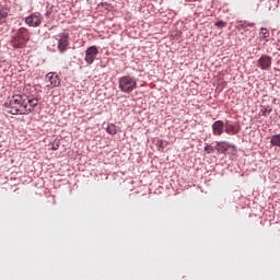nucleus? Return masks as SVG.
<instances>
[{
    "instance_id": "1",
    "label": "nucleus",
    "mask_w": 280,
    "mask_h": 280,
    "mask_svg": "<svg viewBox=\"0 0 280 280\" xmlns=\"http://www.w3.org/2000/svg\"><path fill=\"white\" fill-rule=\"evenodd\" d=\"M25 96L23 95H14L9 101V113L11 115H25V103H24Z\"/></svg>"
},
{
    "instance_id": "2",
    "label": "nucleus",
    "mask_w": 280,
    "mask_h": 280,
    "mask_svg": "<svg viewBox=\"0 0 280 280\" xmlns=\"http://www.w3.org/2000/svg\"><path fill=\"white\" fill-rule=\"evenodd\" d=\"M118 89L122 93H132L137 90V79L130 75H124L118 80Z\"/></svg>"
},
{
    "instance_id": "3",
    "label": "nucleus",
    "mask_w": 280,
    "mask_h": 280,
    "mask_svg": "<svg viewBox=\"0 0 280 280\" xmlns=\"http://www.w3.org/2000/svg\"><path fill=\"white\" fill-rule=\"evenodd\" d=\"M38 106V98L32 96H24V115L34 113V109Z\"/></svg>"
},
{
    "instance_id": "4",
    "label": "nucleus",
    "mask_w": 280,
    "mask_h": 280,
    "mask_svg": "<svg viewBox=\"0 0 280 280\" xmlns=\"http://www.w3.org/2000/svg\"><path fill=\"white\" fill-rule=\"evenodd\" d=\"M25 23L28 27H40L43 24V15L38 12L32 13L25 19Z\"/></svg>"
},
{
    "instance_id": "5",
    "label": "nucleus",
    "mask_w": 280,
    "mask_h": 280,
    "mask_svg": "<svg viewBox=\"0 0 280 280\" xmlns=\"http://www.w3.org/2000/svg\"><path fill=\"white\" fill-rule=\"evenodd\" d=\"M69 33H60L57 35L56 40H58V49L61 54L67 51V48L69 47Z\"/></svg>"
},
{
    "instance_id": "6",
    "label": "nucleus",
    "mask_w": 280,
    "mask_h": 280,
    "mask_svg": "<svg viewBox=\"0 0 280 280\" xmlns=\"http://www.w3.org/2000/svg\"><path fill=\"white\" fill-rule=\"evenodd\" d=\"M100 54V49L97 48V46H90L86 50H85V62L88 65H93V62H95V58H97Z\"/></svg>"
},
{
    "instance_id": "7",
    "label": "nucleus",
    "mask_w": 280,
    "mask_h": 280,
    "mask_svg": "<svg viewBox=\"0 0 280 280\" xmlns=\"http://www.w3.org/2000/svg\"><path fill=\"white\" fill-rule=\"evenodd\" d=\"M257 62L258 67L262 69V71H268V69L272 67V57L268 55H262Z\"/></svg>"
},
{
    "instance_id": "8",
    "label": "nucleus",
    "mask_w": 280,
    "mask_h": 280,
    "mask_svg": "<svg viewBox=\"0 0 280 280\" xmlns=\"http://www.w3.org/2000/svg\"><path fill=\"white\" fill-rule=\"evenodd\" d=\"M212 132L214 137H221L224 133V121L217 120L212 124Z\"/></svg>"
},
{
    "instance_id": "9",
    "label": "nucleus",
    "mask_w": 280,
    "mask_h": 280,
    "mask_svg": "<svg viewBox=\"0 0 280 280\" xmlns=\"http://www.w3.org/2000/svg\"><path fill=\"white\" fill-rule=\"evenodd\" d=\"M229 148H233V145L226 141L217 142L214 150L219 152V154H224Z\"/></svg>"
},
{
    "instance_id": "10",
    "label": "nucleus",
    "mask_w": 280,
    "mask_h": 280,
    "mask_svg": "<svg viewBox=\"0 0 280 280\" xmlns=\"http://www.w3.org/2000/svg\"><path fill=\"white\" fill-rule=\"evenodd\" d=\"M11 45H12V47H14V49H21V48L25 47V45H27V43L25 40H23L19 35H15L11 39Z\"/></svg>"
},
{
    "instance_id": "11",
    "label": "nucleus",
    "mask_w": 280,
    "mask_h": 280,
    "mask_svg": "<svg viewBox=\"0 0 280 280\" xmlns=\"http://www.w3.org/2000/svg\"><path fill=\"white\" fill-rule=\"evenodd\" d=\"M8 16H10V10L4 7H0V25L8 23Z\"/></svg>"
},
{
    "instance_id": "12",
    "label": "nucleus",
    "mask_w": 280,
    "mask_h": 280,
    "mask_svg": "<svg viewBox=\"0 0 280 280\" xmlns=\"http://www.w3.org/2000/svg\"><path fill=\"white\" fill-rule=\"evenodd\" d=\"M16 36L27 43L30 40V31H27V28L25 27H21L19 28Z\"/></svg>"
},
{
    "instance_id": "13",
    "label": "nucleus",
    "mask_w": 280,
    "mask_h": 280,
    "mask_svg": "<svg viewBox=\"0 0 280 280\" xmlns=\"http://www.w3.org/2000/svg\"><path fill=\"white\" fill-rule=\"evenodd\" d=\"M47 78L49 79L50 86L52 89H56V86H58L60 84V79L58 78V75H56L54 73H48Z\"/></svg>"
},
{
    "instance_id": "14",
    "label": "nucleus",
    "mask_w": 280,
    "mask_h": 280,
    "mask_svg": "<svg viewBox=\"0 0 280 280\" xmlns=\"http://www.w3.org/2000/svg\"><path fill=\"white\" fill-rule=\"evenodd\" d=\"M259 38L268 43V38H270V31H268V28L261 27L259 32Z\"/></svg>"
},
{
    "instance_id": "15",
    "label": "nucleus",
    "mask_w": 280,
    "mask_h": 280,
    "mask_svg": "<svg viewBox=\"0 0 280 280\" xmlns=\"http://www.w3.org/2000/svg\"><path fill=\"white\" fill-rule=\"evenodd\" d=\"M226 135H235V125L230 124L229 121L224 125Z\"/></svg>"
},
{
    "instance_id": "16",
    "label": "nucleus",
    "mask_w": 280,
    "mask_h": 280,
    "mask_svg": "<svg viewBox=\"0 0 280 280\" xmlns=\"http://www.w3.org/2000/svg\"><path fill=\"white\" fill-rule=\"evenodd\" d=\"M255 24H253V23H248V22H246V21H240V22H237V27L240 28V30H246V27H253Z\"/></svg>"
},
{
    "instance_id": "17",
    "label": "nucleus",
    "mask_w": 280,
    "mask_h": 280,
    "mask_svg": "<svg viewBox=\"0 0 280 280\" xmlns=\"http://www.w3.org/2000/svg\"><path fill=\"white\" fill-rule=\"evenodd\" d=\"M270 143L271 145H276L277 148H280V133L272 136Z\"/></svg>"
},
{
    "instance_id": "18",
    "label": "nucleus",
    "mask_w": 280,
    "mask_h": 280,
    "mask_svg": "<svg viewBox=\"0 0 280 280\" xmlns=\"http://www.w3.org/2000/svg\"><path fill=\"white\" fill-rule=\"evenodd\" d=\"M106 130L108 135H117V126L113 124L108 125Z\"/></svg>"
},
{
    "instance_id": "19",
    "label": "nucleus",
    "mask_w": 280,
    "mask_h": 280,
    "mask_svg": "<svg viewBox=\"0 0 280 280\" xmlns=\"http://www.w3.org/2000/svg\"><path fill=\"white\" fill-rule=\"evenodd\" d=\"M205 152H207V154H213L214 149H213V147H211V144H207L205 147Z\"/></svg>"
},
{
    "instance_id": "20",
    "label": "nucleus",
    "mask_w": 280,
    "mask_h": 280,
    "mask_svg": "<svg viewBox=\"0 0 280 280\" xmlns=\"http://www.w3.org/2000/svg\"><path fill=\"white\" fill-rule=\"evenodd\" d=\"M215 27H225L226 23H224L223 21H219V22H215Z\"/></svg>"
},
{
    "instance_id": "21",
    "label": "nucleus",
    "mask_w": 280,
    "mask_h": 280,
    "mask_svg": "<svg viewBox=\"0 0 280 280\" xmlns=\"http://www.w3.org/2000/svg\"><path fill=\"white\" fill-rule=\"evenodd\" d=\"M261 113L266 117L267 115H270V113H272V109L268 110V108H264V109H261Z\"/></svg>"
},
{
    "instance_id": "22",
    "label": "nucleus",
    "mask_w": 280,
    "mask_h": 280,
    "mask_svg": "<svg viewBox=\"0 0 280 280\" xmlns=\"http://www.w3.org/2000/svg\"><path fill=\"white\" fill-rule=\"evenodd\" d=\"M46 16H51V12L50 11L46 12Z\"/></svg>"
},
{
    "instance_id": "23",
    "label": "nucleus",
    "mask_w": 280,
    "mask_h": 280,
    "mask_svg": "<svg viewBox=\"0 0 280 280\" xmlns=\"http://www.w3.org/2000/svg\"><path fill=\"white\" fill-rule=\"evenodd\" d=\"M52 150H58V144L56 147H52Z\"/></svg>"
},
{
    "instance_id": "24",
    "label": "nucleus",
    "mask_w": 280,
    "mask_h": 280,
    "mask_svg": "<svg viewBox=\"0 0 280 280\" xmlns=\"http://www.w3.org/2000/svg\"><path fill=\"white\" fill-rule=\"evenodd\" d=\"M186 1H196V0H186Z\"/></svg>"
}]
</instances>
